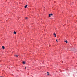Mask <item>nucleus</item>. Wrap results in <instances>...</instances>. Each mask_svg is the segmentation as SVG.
Instances as JSON below:
<instances>
[{
	"label": "nucleus",
	"instance_id": "f257e3e1",
	"mask_svg": "<svg viewBox=\"0 0 77 77\" xmlns=\"http://www.w3.org/2000/svg\"><path fill=\"white\" fill-rule=\"evenodd\" d=\"M52 15H53L52 14H49V17H51V16H52Z\"/></svg>",
	"mask_w": 77,
	"mask_h": 77
},
{
	"label": "nucleus",
	"instance_id": "f03ea898",
	"mask_svg": "<svg viewBox=\"0 0 77 77\" xmlns=\"http://www.w3.org/2000/svg\"><path fill=\"white\" fill-rule=\"evenodd\" d=\"M27 5H26L24 6L25 8H27Z\"/></svg>",
	"mask_w": 77,
	"mask_h": 77
},
{
	"label": "nucleus",
	"instance_id": "7ed1b4c3",
	"mask_svg": "<svg viewBox=\"0 0 77 77\" xmlns=\"http://www.w3.org/2000/svg\"><path fill=\"white\" fill-rule=\"evenodd\" d=\"M22 63H23V64H25V63H25V61H23L22 62Z\"/></svg>",
	"mask_w": 77,
	"mask_h": 77
},
{
	"label": "nucleus",
	"instance_id": "20e7f679",
	"mask_svg": "<svg viewBox=\"0 0 77 77\" xmlns=\"http://www.w3.org/2000/svg\"><path fill=\"white\" fill-rule=\"evenodd\" d=\"M47 75H50V74H49V72H47Z\"/></svg>",
	"mask_w": 77,
	"mask_h": 77
},
{
	"label": "nucleus",
	"instance_id": "39448f33",
	"mask_svg": "<svg viewBox=\"0 0 77 77\" xmlns=\"http://www.w3.org/2000/svg\"><path fill=\"white\" fill-rule=\"evenodd\" d=\"M14 34H17V32H15V31H14Z\"/></svg>",
	"mask_w": 77,
	"mask_h": 77
},
{
	"label": "nucleus",
	"instance_id": "423d86ee",
	"mask_svg": "<svg viewBox=\"0 0 77 77\" xmlns=\"http://www.w3.org/2000/svg\"><path fill=\"white\" fill-rule=\"evenodd\" d=\"M2 48H3V49H5V47L2 46Z\"/></svg>",
	"mask_w": 77,
	"mask_h": 77
},
{
	"label": "nucleus",
	"instance_id": "0eeeda50",
	"mask_svg": "<svg viewBox=\"0 0 77 77\" xmlns=\"http://www.w3.org/2000/svg\"><path fill=\"white\" fill-rule=\"evenodd\" d=\"M65 42H66V43H68V41L67 40H66Z\"/></svg>",
	"mask_w": 77,
	"mask_h": 77
},
{
	"label": "nucleus",
	"instance_id": "6e6552de",
	"mask_svg": "<svg viewBox=\"0 0 77 77\" xmlns=\"http://www.w3.org/2000/svg\"><path fill=\"white\" fill-rule=\"evenodd\" d=\"M53 35H54H54H56V33H54V34H53Z\"/></svg>",
	"mask_w": 77,
	"mask_h": 77
},
{
	"label": "nucleus",
	"instance_id": "1a4fd4ad",
	"mask_svg": "<svg viewBox=\"0 0 77 77\" xmlns=\"http://www.w3.org/2000/svg\"><path fill=\"white\" fill-rule=\"evenodd\" d=\"M15 56H16V57H18V55H15Z\"/></svg>",
	"mask_w": 77,
	"mask_h": 77
},
{
	"label": "nucleus",
	"instance_id": "9d476101",
	"mask_svg": "<svg viewBox=\"0 0 77 77\" xmlns=\"http://www.w3.org/2000/svg\"><path fill=\"white\" fill-rule=\"evenodd\" d=\"M56 41H57V42H59L58 41H57V40H56Z\"/></svg>",
	"mask_w": 77,
	"mask_h": 77
},
{
	"label": "nucleus",
	"instance_id": "9b49d317",
	"mask_svg": "<svg viewBox=\"0 0 77 77\" xmlns=\"http://www.w3.org/2000/svg\"><path fill=\"white\" fill-rule=\"evenodd\" d=\"M26 19L27 20V19H28V18L27 17H26Z\"/></svg>",
	"mask_w": 77,
	"mask_h": 77
},
{
	"label": "nucleus",
	"instance_id": "f8f14e48",
	"mask_svg": "<svg viewBox=\"0 0 77 77\" xmlns=\"http://www.w3.org/2000/svg\"><path fill=\"white\" fill-rule=\"evenodd\" d=\"M25 69H26V68H27V67H26L25 68Z\"/></svg>",
	"mask_w": 77,
	"mask_h": 77
},
{
	"label": "nucleus",
	"instance_id": "ddd939ff",
	"mask_svg": "<svg viewBox=\"0 0 77 77\" xmlns=\"http://www.w3.org/2000/svg\"><path fill=\"white\" fill-rule=\"evenodd\" d=\"M55 36V37H56V35Z\"/></svg>",
	"mask_w": 77,
	"mask_h": 77
},
{
	"label": "nucleus",
	"instance_id": "4468645a",
	"mask_svg": "<svg viewBox=\"0 0 77 77\" xmlns=\"http://www.w3.org/2000/svg\"><path fill=\"white\" fill-rule=\"evenodd\" d=\"M0 77H2V76H1Z\"/></svg>",
	"mask_w": 77,
	"mask_h": 77
}]
</instances>
